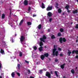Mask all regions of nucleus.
<instances>
[{
    "mask_svg": "<svg viewBox=\"0 0 78 78\" xmlns=\"http://www.w3.org/2000/svg\"><path fill=\"white\" fill-rule=\"evenodd\" d=\"M1 40L2 41V43L1 44V45L2 46H7L6 43L3 40L5 37V36L4 35H1Z\"/></svg>",
    "mask_w": 78,
    "mask_h": 78,
    "instance_id": "1",
    "label": "nucleus"
},
{
    "mask_svg": "<svg viewBox=\"0 0 78 78\" xmlns=\"http://www.w3.org/2000/svg\"><path fill=\"white\" fill-rule=\"evenodd\" d=\"M59 41L61 44H62V41L64 42H66V39L64 37H63V38L61 37L59 38Z\"/></svg>",
    "mask_w": 78,
    "mask_h": 78,
    "instance_id": "2",
    "label": "nucleus"
},
{
    "mask_svg": "<svg viewBox=\"0 0 78 78\" xmlns=\"http://www.w3.org/2000/svg\"><path fill=\"white\" fill-rule=\"evenodd\" d=\"M47 39V37H46V36L45 35H43V36L42 38H41L40 39V41H42L43 42H45V39Z\"/></svg>",
    "mask_w": 78,
    "mask_h": 78,
    "instance_id": "3",
    "label": "nucleus"
},
{
    "mask_svg": "<svg viewBox=\"0 0 78 78\" xmlns=\"http://www.w3.org/2000/svg\"><path fill=\"white\" fill-rule=\"evenodd\" d=\"M56 45H55L54 46V49L52 50V55H53V56L55 55V51H56Z\"/></svg>",
    "mask_w": 78,
    "mask_h": 78,
    "instance_id": "4",
    "label": "nucleus"
},
{
    "mask_svg": "<svg viewBox=\"0 0 78 78\" xmlns=\"http://www.w3.org/2000/svg\"><path fill=\"white\" fill-rule=\"evenodd\" d=\"M25 37H24V36L21 35L20 36V41L21 42H23L25 40Z\"/></svg>",
    "mask_w": 78,
    "mask_h": 78,
    "instance_id": "5",
    "label": "nucleus"
},
{
    "mask_svg": "<svg viewBox=\"0 0 78 78\" xmlns=\"http://www.w3.org/2000/svg\"><path fill=\"white\" fill-rule=\"evenodd\" d=\"M46 76H48L49 78H51V74L48 72H46L45 75Z\"/></svg>",
    "mask_w": 78,
    "mask_h": 78,
    "instance_id": "6",
    "label": "nucleus"
},
{
    "mask_svg": "<svg viewBox=\"0 0 78 78\" xmlns=\"http://www.w3.org/2000/svg\"><path fill=\"white\" fill-rule=\"evenodd\" d=\"M52 8L53 7L52 6H49L46 9V10L47 11H50V10H51V9H52Z\"/></svg>",
    "mask_w": 78,
    "mask_h": 78,
    "instance_id": "7",
    "label": "nucleus"
},
{
    "mask_svg": "<svg viewBox=\"0 0 78 78\" xmlns=\"http://www.w3.org/2000/svg\"><path fill=\"white\" fill-rule=\"evenodd\" d=\"M75 53L76 55H78V50H73L72 51V54H74Z\"/></svg>",
    "mask_w": 78,
    "mask_h": 78,
    "instance_id": "8",
    "label": "nucleus"
},
{
    "mask_svg": "<svg viewBox=\"0 0 78 78\" xmlns=\"http://www.w3.org/2000/svg\"><path fill=\"white\" fill-rule=\"evenodd\" d=\"M28 4V2L27 0H25L24 2V4L25 6H27Z\"/></svg>",
    "mask_w": 78,
    "mask_h": 78,
    "instance_id": "9",
    "label": "nucleus"
},
{
    "mask_svg": "<svg viewBox=\"0 0 78 78\" xmlns=\"http://www.w3.org/2000/svg\"><path fill=\"white\" fill-rule=\"evenodd\" d=\"M0 53L2 55H5V51H4V50L3 49H1Z\"/></svg>",
    "mask_w": 78,
    "mask_h": 78,
    "instance_id": "10",
    "label": "nucleus"
},
{
    "mask_svg": "<svg viewBox=\"0 0 78 78\" xmlns=\"http://www.w3.org/2000/svg\"><path fill=\"white\" fill-rule=\"evenodd\" d=\"M47 15L48 17H51L52 16V13L51 12H49L48 13Z\"/></svg>",
    "mask_w": 78,
    "mask_h": 78,
    "instance_id": "11",
    "label": "nucleus"
},
{
    "mask_svg": "<svg viewBox=\"0 0 78 78\" xmlns=\"http://www.w3.org/2000/svg\"><path fill=\"white\" fill-rule=\"evenodd\" d=\"M49 55V54H48V53H45L44 54V56L45 57H46V58H47L48 56Z\"/></svg>",
    "mask_w": 78,
    "mask_h": 78,
    "instance_id": "12",
    "label": "nucleus"
},
{
    "mask_svg": "<svg viewBox=\"0 0 78 78\" xmlns=\"http://www.w3.org/2000/svg\"><path fill=\"white\" fill-rule=\"evenodd\" d=\"M65 65H66V64L64 63L63 65H61L60 66V67H61L62 69H63L64 68V66H65Z\"/></svg>",
    "mask_w": 78,
    "mask_h": 78,
    "instance_id": "13",
    "label": "nucleus"
},
{
    "mask_svg": "<svg viewBox=\"0 0 78 78\" xmlns=\"http://www.w3.org/2000/svg\"><path fill=\"white\" fill-rule=\"evenodd\" d=\"M41 58L42 60H44L45 58V56L44 55H42L41 56Z\"/></svg>",
    "mask_w": 78,
    "mask_h": 78,
    "instance_id": "14",
    "label": "nucleus"
},
{
    "mask_svg": "<svg viewBox=\"0 0 78 78\" xmlns=\"http://www.w3.org/2000/svg\"><path fill=\"white\" fill-rule=\"evenodd\" d=\"M55 5H56V6H55L56 8H57V9H58V8H59V7L58 6H59V4H58L57 2H56L55 3Z\"/></svg>",
    "mask_w": 78,
    "mask_h": 78,
    "instance_id": "15",
    "label": "nucleus"
},
{
    "mask_svg": "<svg viewBox=\"0 0 78 78\" xmlns=\"http://www.w3.org/2000/svg\"><path fill=\"white\" fill-rule=\"evenodd\" d=\"M11 75L12 77V78H14V76H15V73H14V72H13L12 73Z\"/></svg>",
    "mask_w": 78,
    "mask_h": 78,
    "instance_id": "16",
    "label": "nucleus"
},
{
    "mask_svg": "<svg viewBox=\"0 0 78 78\" xmlns=\"http://www.w3.org/2000/svg\"><path fill=\"white\" fill-rule=\"evenodd\" d=\"M27 24L28 26H30L31 25L32 23L30 22H27Z\"/></svg>",
    "mask_w": 78,
    "mask_h": 78,
    "instance_id": "17",
    "label": "nucleus"
},
{
    "mask_svg": "<svg viewBox=\"0 0 78 78\" xmlns=\"http://www.w3.org/2000/svg\"><path fill=\"white\" fill-rule=\"evenodd\" d=\"M24 21V20H23V19L21 20L19 23V25H21L23 23V22Z\"/></svg>",
    "mask_w": 78,
    "mask_h": 78,
    "instance_id": "18",
    "label": "nucleus"
},
{
    "mask_svg": "<svg viewBox=\"0 0 78 78\" xmlns=\"http://www.w3.org/2000/svg\"><path fill=\"white\" fill-rule=\"evenodd\" d=\"M43 48V47H42V46H41V47L39 48V50L40 51H42L43 50H42Z\"/></svg>",
    "mask_w": 78,
    "mask_h": 78,
    "instance_id": "19",
    "label": "nucleus"
},
{
    "mask_svg": "<svg viewBox=\"0 0 78 78\" xmlns=\"http://www.w3.org/2000/svg\"><path fill=\"white\" fill-rule=\"evenodd\" d=\"M69 7H70V6H69V5H67L65 6V8L67 10H68Z\"/></svg>",
    "mask_w": 78,
    "mask_h": 78,
    "instance_id": "20",
    "label": "nucleus"
},
{
    "mask_svg": "<svg viewBox=\"0 0 78 78\" xmlns=\"http://www.w3.org/2000/svg\"><path fill=\"white\" fill-rule=\"evenodd\" d=\"M73 14H76V13H78V11L77 10H76L75 11L73 10Z\"/></svg>",
    "mask_w": 78,
    "mask_h": 78,
    "instance_id": "21",
    "label": "nucleus"
},
{
    "mask_svg": "<svg viewBox=\"0 0 78 78\" xmlns=\"http://www.w3.org/2000/svg\"><path fill=\"white\" fill-rule=\"evenodd\" d=\"M5 17V15L4 14H2V19H4Z\"/></svg>",
    "mask_w": 78,
    "mask_h": 78,
    "instance_id": "22",
    "label": "nucleus"
},
{
    "mask_svg": "<svg viewBox=\"0 0 78 78\" xmlns=\"http://www.w3.org/2000/svg\"><path fill=\"white\" fill-rule=\"evenodd\" d=\"M41 8H42V9H44V8H45V5H44V4L43 3H42V4L41 5Z\"/></svg>",
    "mask_w": 78,
    "mask_h": 78,
    "instance_id": "23",
    "label": "nucleus"
},
{
    "mask_svg": "<svg viewBox=\"0 0 78 78\" xmlns=\"http://www.w3.org/2000/svg\"><path fill=\"white\" fill-rule=\"evenodd\" d=\"M72 53V52L70 51V50H68V56H70V54Z\"/></svg>",
    "mask_w": 78,
    "mask_h": 78,
    "instance_id": "24",
    "label": "nucleus"
},
{
    "mask_svg": "<svg viewBox=\"0 0 78 78\" xmlns=\"http://www.w3.org/2000/svg\"><path fill=\"white\" fill-rule=\"evenodd\" d=\"M39 45H40V47H42V46H43V42H42V41H41L40 42Z\"/></svg>",
    "mask_w": 78,
    "mask_h": 78,
    "instance_id": "25",
    "label": "nucleus"
},
{
    "mask_svg": "<svg viewBox=\"0 0 78 78\" xmlns=\"http://www.w3.org/2000/svg\"><path fill=\"white\" fill-rule=\"evenodd\" d=\"M58 11L59 13H61V12H62V10H61V8L59 9L58 10Z\"/></svg>",
    "mask_w": 78,
    "mask_h": 78,
    "instance_id": "26",
    "label": "nucleus"
},
{
    "mask_svg": "<svg viewBox=\"0 0 78 78\" xmlns=\"http://www.w3.org/2000/svg\"><path fill=\"white\" fill-rule=\"evenodd\" d=\"M31 7L30 6H29L28 7V11L30 12V11H31Z\"/></svg>",
    "mask_w": 78,
    "mask_h": 78,
    "instance_id": "27",
    "label": "nucleus"
},
{
    "mask_svg": "<svg viewBox=\"0 0 78 78\" xmlns=\"http://www.w3.org/2000/svg\"><path fill=\"white\" fill-rule=\"evenodd\" d=\"M55 55L56 56H58V51H56L55 52Z\"/></svg>",
    "mask_w": 78,
    "mask_h": 78,
    "instance_id": "28",
    "label": "nucleus"
},
{
    "mask_svg": "<svg viewBox=\"0 0 78 78\" xmlns=\"http://www.w3.org/2000/svg\"><path fill=\"white\" fill-rule=\"evenodd\" d=\"M71 72L73 74H74V73H75V71H74V69H72L71 70Z\"/></svg>",
    "mask_w": 78,
    "mask_h": 78,
    "instance_id": "29",
    "label": "nucleus"
},
{
    "mask_svg": "<svg viewBox=\"0 0 78 78\" xmlns=\"http://www.w3.org/2000/svg\"><path fill=\"white\" fill-rule=\"evenodd\" d=\"M38 29H41V28H42V25H41V24H40L38 26Z\"/></svg>",
    "mask_w": 78,
    "mask_h": 78,
    "instance_id": "30",
    "label": "nucleus"
},
{
    "mask_svg": "<svg viewBox=\"0 0 78 78\" xmlns=\"http://www.w3.org/2000/svg\"><path fill=\"white\" fill-rule=\"evenodd\" d=\"M55 75H56L57 76H58V72L57 71H55L54 72Z\"/></svg>",
    "mask_w": 78,
    "mask_h": 78,
    "instance_id": "31",
    "label": "nucleus"
},
{
    "mask_svg": "<svg viewBox=\"0 0 78 78\" xmlns=\"http://www.w3.org/2000/svg\"><path fill=\"white\" fill-rule=\"evenodd\" d=\"M55 38H56V37H55V36L54 35H52L51 36V39H55Z\"/></svg>",
    "mask_w": 78,
    "mask_h": 78,
    "instance_id": "32",
    "label": "nucleus"
},
{
    "mask_svg": "<svg viewBox=\"0 0 78 78\" xmlns=\"http://www.w3.org/2000/svg\"><path fill=\"white\" fill-rule=\"evenodd\" d=\"M20 54V57H21L22 56V52H20L19 53Z\"/></svg>",
    "mask_w": 78,
    "mask_h": 78,
    "instance_id": "33",
    "label": "nucleus"
},
{
    "mask_svg": "<svg viewBox=\"0 0 78 78\" xmlns=\"http://www.w3.org/2000/svg\"><path fill=\"white\" fill-rule=\"evenodd\" d=\"M60 31L61 32H63V31H64V29L63 28H61L60 30Z\"/></svg>",
    "mask_w": 78,
    "mask_h": 78,
    "instance_id": "34",
    "label": "nucleus"
},
{
    "mask_svg": "<svg viewBox=\"0 0 78 78\" xmlns=\"http://www.w3.org/2000/svg\"><path fill=\"white\" fill-rule=\"evenodd\" d=\"M16 74L18 76H20V74L19 73H16Z\"/></svg>",
    "mask_w": 78,
    "mask_h": 78,
    "instance_id": "35",
    "label": "nucleus"
},
{
    "mask_svg": "<svg viewBox=\"0 0 78 78\" xmlns=\"http://www.w3.org/2000/svg\"><path fill=\"white\" fill-rule=\"evenodd\" d=\"M2 69H3V66H2V64L0 63V70H1Z\"/></svg>",
    "mask_w": 78,
    "mask_h": 78,
    "instance_id": "36",
    "label": "nucleus"
},
{
    "mask_svg": "<svg viewBox=\"0 0 78 78\" xmlns=\"http://www.w3.org/2000/svg\"><path fill=\"white\" fill-rule=\"evenodd\" d=\"M58 36H61V34L60 33H58Z\"/></svg>",
    "mask_w": 78,
    "mask_h": 78,
    "instance_id": "37",
    "label": "nucleus"
},
{
    "mask_svg": "<svg viewBox=\"0 0 78 78\" xmlns=\"http://www.w3.org/2000/svg\"><path fill=\"white\" fill-rule=\"evenodd\" d=\"M37 47L36 46H35L34 47V49L36 50H37Z\"/></svg>",
    "mask_w": 78,
    "mask_h": 78,
    "instance_id": "38",
    "label": "nucleus"
},
{
    "mask_svg": "<svg viewBox=\"0 0 78 78\" xmlns=\"http://www.w3.org/2000/svg\"><path fill=\"white\" fill-rule=\"evenodd\" d=\"M75 28H77L78 29V24H76L75 26Z\"/></svg>",
    "mask_w": 78,
    "mask_h": 78,
    "instance_id": "39",
    "label": "nucleus"
},
{
    "mask_svg": "<svg viewBox=\"0 0 78 78\" xmlns=\"http://www.w3.org/2000/svg\"><path fill=\"white\" fill-rule=\"evenodd\" d=\"M20 64H17V67L19 69H20Z\"/></svg>",
    "mask_w": 78,
    "mask_h": 78,
    "instance_id": "40",
    "label": "nucleus"
},
{
    "mask_svg": "<svg viewBox=\"0 0 78 78\" xmlns=\"http://www.w3.org/2000/svg\"><path fill=\"white\" fill-rule=\"evenodd\" d=\"M58 50L59 51H61L62 50V49L60 48H58Z\"/></svg>",
    "mask_w": 78,
    "mask_h": 78,
    "instance_id": "41",
    "label": "nucleus"
},
{
    "mask_svg": "<svg viewBox=\"0 0 78 78\" xmlns=\"http://www.w3.org/2000/svg\"><path fill=\"white\" fill-rule=\"evenodd\" d=\"M39 73H40L41 74V73H42V70H40Z\"/></svg>",
    "mask_w": 78,
    "mask_h": 78,
    "instance_id": "42",
    "label": "nucleus"
},
{
    "mask_svg": "<svg viewBox=\"0 0 78 78\" xmlns=\"http://www.w3.org/2000/svg\"><path fill=\"white\" fill-rule=\"evenodd\" d=\"M25 62H26L27 64H29V62L27 61V60H25Z\"/></svg>",
    "mask_w": 78,
    "mask_h": 78,
    "instance_id": "43",
    "label": "nucleus"
},
{
    "mask_svg": "<svg viewBox=\"0 0 78 78\" xmlns=\"http://www.w3.org/2000/svg\"><path fill=\"white\" fill-rule=\"evenodd\" d=\"M52 20V18H50L49 21L50 22H51Z\"/></svg>",
    "mask_w": 78,
    "mask_h": 78,
    "instance_id": "44",
    "label": "nucleus"
},
{
    "mask_svg": "<svg viewBox=\"0 0 78 78\" xmlns=\"http://www.w3.org/2000/svg\"><path fill=\"white\" fill-rule=\"evenodd\" d=\"M58 59H55V62H58Z\"/></svg>",
    "mask_w": 78,
    "mask_h": 78,
    "instance_id": "45",
    "label": "nucleus"
},
{
    "mask_svg": "<svg viewBox=\"0 0 78 78\" xmlns=\"http://www.w3.org/2000/svg\"><path fill=\"white\" fill-rule=\"evenodd\" d=\"M63 56V54H62V53L60 54V56L62 57Z\"/></svg>",
    "mask_w": 78,
    "mask_h": 78,
    "instance_id": "46",
    "label": "nucleus"
},
{
    "mask_svg": "<svg viewBox=\"0 0 78 78\" xmlns=\"http://www.w3.org/2000/svg\"><path fill=\"white\" fill-rule=\"evenodd\" d=\"M67 11L69 13H70V10H69V9H68V10H67Z\"/></svg>",
    "mask_w": 78,
    "mask_h": 78,
    "instance_id": "47",
    "label": "nucleus"
},
{
    "mask_svg": "<svg viewBox=\"0 0 78 78\" xmlns=\"http://www.w3.org/2000/svg\"><path fill=\"white\" fill-rule=\"evenodd\" d=\"M75 58H76V59H78V55H76L75 56Z\"/></svg>",
    "mask_w": 78,
    "mask_h": 78,
    "instance_id": "48",
    "label": "nucleus"
},
{
    "mask_svg": "<svg viewBox=\"0 0 78 78\" xmlns=\"http://www.w3.org/2000/svg\"><path fill=\"white\" fill-rule=\"evenodd\" d=\"M36 16V15H33V17H34Z\"/></svg>",
    "mask_w": 78,
    "mask_h": 78,
    "instance_id": "49",
    "label": "nucleus"
},
{
    "mask_svg": "<svg viewBox=\"0 0 78 78\" xmlns=\"http://www.w3.org/2000/svg\"><path fill=\"white\" fill-rule=\"evenodd\" d=\"M28 73H30V70H28Z\"/></svg>",
    "mask_w": 78,
    "mask_h": 78,
    "instance_id": "50",
    "label": "nucleus"
},
{
    "mask_svg": "<svg viewBox=\"0 0 78 78\" xmlns=\"http://www.w3.org/2000/svg\"><path fill=\"white\" fill-rule=\"evenodd\" d=\"M30 4H32V2L31 1L30 2V3H29V5H30Z\"/></svg>",
    "mask_w": 78,
    "mask_h": 78,
    "instance_id": "51",
    "label": "nucleus"
},
{
    "mask_svg": "<svg viewBox=\"0 0 78 78\" xmlns=\"http://www.w3.org/2000/svg\"><path fill=\"white\" fill-rule=\"evenodd\" d=\"M30 78H34V77H33L32 76H30Z\"/></svg>",
    "mask_w": 78,
    "mask_h": 78,
    "instance_id": "52",
    "label": "nucleus"
},
{
    "mask_svg": "<svg viewBox=\"0 0 78 78\" xmlns=\"http://www.w3.org/2000/svg\"><path fill=\"white\" fill-rule=\"evenodd\" d=\"M12 41V43L14 42V41L13 40V39H12V40H11V41Z\"/></svg>",
    "mask_w": 78,
    "mask_h": 78,
    "instance_id": "53",
    "label": "nucleus"
},
{
    "mask_svg": "<svg viewBox=\"0 0 78 78\" xmlns=\"http://www.w3.org/2000/svg\"><path fill=\"white\" fill-rule=\"evenodd\" d=\"M11 14H12V12H10V16H11Z\"/></svg>",
    "mask_w": 78,
    "mask_h": 78,
    "instance_id": "54",
    "label": "nucleus"
},
{
    "mask_svg": "<svg viewBox=\"0 0 78 78\" xmlns=\"http://www.w3.org/2000/svg\"><path fill=\"white\" fill-rule=\"evenodd\" d=\"M51 74L52 75H53V72H52V71H51Z\"/></svg>",
    "mask_w": 78,
    "mask_h": 78,
    "instance_id": "55",
    "label": "nucleus"
},
{
    "mask_svg": "<svg viewBox=\"0 0 78 78\" xmlns=\"http://www.w3.org/2000/svg\"><path fill=\"white\" fill-rule=\"evenodd\" d=\"M44 70L45 71H46L47 70V69H44Z\"/></svg>",
    "mask_w": 78,
    "mask_h": 78,
    "instance_id": "56",
    "label": "nucleus"
},
{
    "mask_svg": "<svg viewBox=\"0 0 78 78\" xmlns=\"http://www.w3.org/2000/svg\"><path fill=\"white\" fill-rule=\"evenodd\" d=\"M77 69H78V67H76V70Z\"/></svg>",
    "mask_w": 78,
    "mask_h": 78,
    "instance_id": "57",
    "label": "nucleus"
},
{
    "mask_svg": "<svg viewBox=\"0 0 78 78\" xmlns=\"http://www.w3.org/2000/svg\"><path fill=\"white\" fill-rule=\"evenodd\" d=\"M48 32L50 31V29H48Z\"/></svg>",
    "mask_w": 78,
    "mask_h": 78,
    "instance_id": "58",
    "label": "nucleus"
},
{
    "mask_svg": "<svg viewBox=\"0 0 78 78\" xmlns=\"http://www.w3.org/2000/svg\"><path fill=\"white\" fill-rule=\"evenodd\" d=\"M76 42H78V39H76Z\"/></svg>",
    "mask_w": 78,
    "mask_h": 78,
    "instance_id": "59",
    "label": "nucleus"
},
{
    "mask_svg": "<svg viewBox=\"0 0 78 78\" xmlns=\"http://www.w3.org/2000/svg\"><path fill=\"white\" fill-rule=\"evenodd\" d=\"M1 2L2 3H3V1H1Z\"/></svg>",
    "mask_w": 78,
    "mask_h": 78,
    "instance_id": "60",
    "label": "nucleus"
},
{
    "mask_svg": "<svg viewBox=\"0 0 78 78\" xmlns=\"http://www.w3.org/2000/svg\"><path fill=\"white\" fill-rule=\"evenodd\" d=\"M63 78H66V76H63Z\"/></svg>",
    "mask_w": 78,
    "mask_h": 78,
    "instance_id": "61",
    "label": "nucleus"
},
{
    "mask_svg": "<svg viewBox=\"0 0 78 78\" xmlns=\"http://www.w3.org/2000/svg\"><path fill=\"white\" fill-rule=\"evenodd\" d=\"M9 10H10V12H11V9H9Z\"/></svg>",
    "mask_w": 78,
    "mask_h": 78,
    "instance_id": "62",
    "label": "nucleus"
},
{
    "mask_svg": "<svg viewBox=\"0 0 78 78\" xmlns=\"http://www.w3.org/2000/svg\"><path fill=\"white\" fill-rule=\"evenodd\" d=\"M17 36V34H15V36Z\"/></svg>",
    "mask_w": 78,
    "mask_h": 78,
    "instance_id": "63",
    "label": "nucleus"
},
{
    "mask_svg": "<svg viewBox=\"0 0 78 78\" xmlns=\"http://www.w3.org/2000/svg\"><path fill=\"white\" fill-rule=\"evenodd\" d=\"M3 73H1V75H3Z\"/></svg>",
    "mask_w": 78,
    "mask_h": 78,
    "instance_id": "64",
    "label": "nucleus"
}]
</instances>
